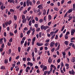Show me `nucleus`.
<instances>
[{
    "mask_svg": "<svg viewBox=\"0 0 75 75\" xmlns=\"http://www.w3.org/2000/svg\"><path fill=\"white\" fill-rule=\"evenodd\" d=\"M34 26L36 28H37L38 27V25L37 24H35Z\"/></svg>",
    "mask_w": 75,
    "mask_h": 75,
    "instance_id": "40",
    "label": "nucleus"
},
{
    "mask_svg": "<svg viewBox=\"0 0 75 75\" xmlns=\"http://www.w3.org/2000/svg\"><path fill=\"white\" fill-rule=\"evenodd\" d=\"M34 51L35 53L37 52L38 51V50H37V49L36 48V47H35L34 49Z\"/></svg>",
    "mask_w": 75,
    "mask_h": 75,
    "instance_id": "38",
    "label": "nucleus"
},
{
    "mask_svg": "<svg viewBox=\"0 0 75 75\" xmlns=\"http://www.w3.org/2000/svg\"><path fill=\"white\" fill-rule=\"evenodd\" d=\"M75 29L71 30V35H73L74 34V33H75Z\"/></svg>",
    "mask_w": 75,
    "mask_h": 75,
    "instance_id": "6",
    "label": "nucleus"
},
{
    "mask_svg": "<svg viewBox=\"0 0 75 75\" xmlns=\"http://www.w3.org/2000/svg\"><path fill=\"white\" fill-rule=\"evenodd\" d=\"M31 20L29 21V23H28V25H30V26H31Z\"/></svg>",
    "mask_w": 75,
    "mask_h": 75,
    "instance_id": "36",
    "label": "nucleus"
},
{
    "mask_svg": "<svg viewBox=\"0 0 75 75\" xmlns=\"http://www.w3.org/2000/svg\"><path fill=\"white\" fill-rule=\"evenodd\" d=\"M30 49H31V47H28V48L27 49V51L28 52H29V51L30 50Z\"/></svg>",
    "mask_w": 75,
    "mask_h": 75,
    "instance_id": "35",
    "label": "nucleus"
},
{
    "mask_svg": "<svg viewBox=\"0 0 75 75\" xmlns=\"http://www.w3.org/2000/svg\"><path fill=\"white\" fill-rule=\"evenodd\" d=\"M18 51L19 52H20L21 51V47H18Z\"/></svg>",
    "mask_w": 75,
    "mask_h": 75,
    "instance_id": "34",
    "label": "nucleus"
},
{
    "mask_svg": "<svg viewBox=\"0 0 75 75\" xmlns=\"http://www.w3.org/2000/svg\"><path fill=\"white\" fill-rule=\"evenodd\" d=\"M13 18H14L15 20H17V17L16 15H14L13 16Z\"/></svg>",
    "mask_w": 75,
    "mask_h": 75,
    "instance_id": "33",
    "label": "nucleus"
},
{
    "mask_svg": "<svg viewBox=\"0 0 75 75\" xmlns=\"http://www.w3.org/2000/svg\"><path fill=\"white\" fill-rule=\"evenodd\" d=\"M4 63L5 64H7L8 63V59H5L4 60Z\"/></svg>",
    "mask_w": 75,
    "mask_h": 75,
    "instance_id": "17",
    "label": "nucleus"
},
{
    "mask_svg": "<svg viewBox=\"0 0 75 75\" xmlns=\"http://www.w3.org/2000/svg\"><path fill=\"white\" fill-rule=\"evenodd\" d=\"M54 45H55V42H52L50 43V47H54Z\"/></svg>",
    "mask_w": 75,
    "mask_h": 75,
    "instance_id": "13",
    "label": "nucleus"
},
{
    "mask_svg": "<svg viewBox=\"0 0 75 75\" xmlns=\"http://www.w3.org/2000/svg\"><path fill=\"white\" fill-rule=\"evenodd\" d=\"M11 59H12V58H11V57H9V62H11Z\"/></svg>",
    "mask_w": 75,
    "mask_h": 75,
    "instance_id": "60",
    "label": "nucleus"
},
{
    "mask_svg": "<svg viewBox=\"0 0 75 75\" xmlns=\"http://www.w3.org/2000/svg\"><path fill=\"white\" fill-rule=\"evenodd\" d=\"M72 11H73V10L72 9V8H71V9H69V11L67 12L68 13H71V12H72Z\"/></svg>",
    "mask_w": 75,
    "mask_h": 75,
    "instance_id": "19",
    "label": "nucleus"
},
{
    "mask_svg": "<svg viewBox=\"0 0 75 75\" xmlns=\"http://www.w3.org/2000/svg\"><path fill=\"white\" fill-rule=\"evenodd\" d=\"M40 30V28H37L36 30V31H37V32H38Z\"/></svg>",
    "mask_w": 75,
    "mask_h": 75,
    "instance_id": "56",
    "label": "nucleus"
},
{
    "mask_svg": "<svg viewBox=\"0 0 75 75\" xmlns=\"http://www.w3.org/2000/svg\"><path fill=\"white\" fill-rule=\"evenodd\" d=\"M55 66L54 65H53L52 64H51L50 66V71H51L52 72V69H52V68H54V67H55Z\"/></svg>",
    "mask_w": 75,
    "mask_h": 75,
    "instance_id": "8",
    "label": "nucleus"
},
{
    "mask_svg": "<svg viewBox=\"0 0 75 75\" xmlns=\"http://www.w3.org/2000/svg\"><path fill=\"white\" fill-rule=\"evenodd\" d=\"M31 61V59L30 57H28L27 59V61Z\"/></svg>",
    "mask_w": 75,
    "mask_h": 75,
    "instance_id": "41",
    "label": "nucleus"
},
{
    "mask_svg": "<svg viewBox=\"0 0 75 75\" xmlns=\"http://www.w3.org/2000/svg\"><path fill=\"white\" fill-rule=\"evenodd\" d=\"M29 4H30V6H32L33 5V3L31 1H29Z\"/></svg>",
    "mask_w": 75,
    "mask_h": 75,
    "instance_id": "58",
    "label": "nucleus"
},
{
    "mask_svg": "<svg viewBox=\"0 0 75 75\" xmlns=\"http://www.w3.org/2000/svg\"><path fill=\"white\" fill-rule=\"evenodd\" d=\"M58 44L59 45V43H58V42H56L55 44H54L55 47H57V46H58Z\"/></svg>",
    "mask_w": 75,
    "mask_h": 75,
    "instance_id": "44",
    "label": "nucleus"
},
{
    "mask_svg": "<svg viewBox=\"0 0 75 75\" xmlns=\"http://www.w3.org/2000/svg\"><path fill=\"white\" fill-rule=\"evenodd\" d=\"M71 46L72 47H73V48H74V49H75V45H74V44H73L71 45Z\"/></svg>",
    "mask_w": 75,
    "mask_h": 75,
    "instance_id": "63",
    "label": "nucleus"
},
{
    "mask_svg": "<svg viewBox=\"0 0 75 75\" xmlns=\"http://www.w3.org/2000/svg\"><path fill=\"white\" fill-rule=\"evenodd\" d=\"M27 65L28 66H29L30 65L31 67H32V66H33V64L32 63V62H28L27 63Z\"/></svg>",
    "mask_w": 75,
    "mask_h": 75,
    "instance_id": "4",
    "label": "nucleus"
},
{
    "mask_svg": "<svg viewBox=\"0 0 75 75\" xmlns=\"http://www.w3.org/2000/svg\"><path fill=\"white\" fill-rule=\"evenodd\" d=\"M51 18H52V16H51L50 15H49L48 16V21H50V20H51Z\"/></svg>",
    "mask_w": 75,
    "mask_h": 75,
    "instance_id": "14",
    "label": "nucleus"
},
{
    "mask_svg": "<svg viewBox=\"0 0 75 75\" xmlns=\"http://www.w3.org/2000/svg\"><path fill=\"white\" fill-rule=\"evenodd\" d=\"M50 42V39H47L45 40V42Z\"/></svg>",
    "mask_w": 75,
    "mask_h": 75,
    "instance_id": "55",
    "label": "nucleus"
},
{
    "mask_svg": "<svg viewBox=\"0 0 75 75\" xmlns=\"http://www.w3.org/2000/svg\"><path fill=\"white\" fill-rule=\"evenodd\" d=\"M14 25L15 26L14 28L15 29H16L17 28V24L16 23H15L14 24Z\"/></svg>",
    "mask_w": 75,
    "mask_h": 75,
    "instance_id": "54",
    "label": "nucleus"
},
{
    "mask_svg": "<svg viewBox=\"0 0 75 75\" xmlns=\"http://www.w3.org/2000/svg\"><path fill=\"white\" fill-rule=\"evenodd\" d=\"M70 74H71V75H75V72L74 71L73 69H72L71 71H69V72Z\"/></svg>",
    "mask_w": 75,
    "mask_h": 75,
    "instance_id": "2",
    "label": "nucleus"
},
{
    "mask_svg": "<svg viewBox=\"0 0 75 75\" xmlns=\"http://www.w3.org/2000/svg\"><path fill=\"white\" fill-rule=\"evenodd\" d=\"M1 8L2 10H4V8H6V7L5 6H4V5H2L1 6Z\"/></svg>",
    "mask_w": 75,
    "mask_h": 75,
    "instance_id": "12",
    "label": "nucleus"
},
{
    "mask_svg": "<svg viewBox=\"0 0 75 75\" xmlns=\"http://www.w3.org/2000/svg\"><path fill=\"white\" fill-rule=\"evenodd\" d=\"M48 71H45L44 72V74H45V75H46V74H47V73H48Z\"/></svg>",
    "mask_w": 75,
    "mask_h": 75,
    "instance_id": "59",
    "label": "nucleus"
},
{
    "mask_svg": "<svg viewBox=\"0 0 75 75\" xmlns=\"http://www.w3.org/2000/svg\"><path fill=\"white\" fill-rule=\"evenodd\" d=\"M30 33L31 30H29L26 32V34L28 35H29V34H30Z\"/></svg>",
    "mask_w": 75,
    "mask_h": 75,
    "instance_id": "29",
    "label": "nucleus"
},
{
    "mask_svg": "<svg viewBox=\"0 0 75 75\" xmlns=\"http://www.w3.org/2000/svg\"><path fill=\"white\" fill-rule=\"evenodd\" d=\"M9 41L10 42H13V38H11V39L9 40Z\"/></svg>",
    "mask_w": 75,
    "mask_h": 75,
    "instance_id": "47",
    "label": "nucleus"
},
{
    "mask_svg": "<svg viewBox=\"0 0 75 75\" xmlns=\"http://www.w3.org/2000/svg\"><path fill=\"white\" fill-rule=\"evenodd\" d=\"M20 38H22L23 37V33H21L20 34Z\"/></svg>",
    "mask_w": 75,
    "mask_h": 75,
    "instance_id": "45",
    "label": "nucleus"
},
{
    "mask_svg": "<svg viewBox=\"0 0 75 75\" xmlns=\"http://www.w3.org/2000/svg\"><path fill=\"white\" fill-rule=\"evenodd\" d=\"M22 18L23 20L22 21V23H24V22H25V21H26L27 20L26 18H25V16L24 15H23L22 16Z\"/></svg>",
    "mask_w": 75,
    "mask_h": 75,
    "instance_id": "1",
    "label": "nucleus"
},
{
    "mask_svg": "<svg viewBox=\"0 0 75 75\" xmlns=\"http://www.w3.org/2000/svg\"><path fill=\"white\" fill-rule=\"evenodd\" d=\"M3 40V38L0 39V44H2L3 42H2Z\"/></svg>",
    "mask_w": 75,
    "mask_h": 75,
    "instance_id": "28",
    "label": "nucleus"
},
{
    "mask_svg": "<svg viewBox=\"0 0 75 75\" xmlns=\"http://www.w3.org/2000/svg\"><path fill=\"white\" fill-rule=\"evenodd\" d=\"M23 60L24 62L26 61V58H25V57H23Z\"/></svg>",
    "mask_w": 75,
    "mask_h": 75,
    "instance_id": "64",
    "label": "nucleus"
},
{
    "mask_svg": "<svg viewBox=\"0 0 75 75\" xmlns=\"http://www.w3.org/2000/svg\"><path fill=\"white\" fill-rule=\"evenodd\" d=\"M7 22L8 24V25H10V24H11V20L8 21H7Z\"/></svg>",
    "mask_w": 75,
    "mask_h": 75,
    "instance_id": "31",
    "label": "nucleus"
},
{
    "mask_svg": "<svg viewBox=\"0 0 75 75\" xmlns=\"http://www.w3.org/2000/svg\"><path fill=\"white\" fill-rule=\"evenodd\" d=\"M29 1H30V0H27L26 1V3L27 6H29Z\"/></svg>",
    "mask_w": 75,
    "mask_h": 75,
    "instance_id": "22",
    "label": "nucleus"
},
{
    "mask_svg": "<svg viewBox=\"0 0 75 75\" xmlns=\"http://www.w3.org/2000/svg\"><path fill=\"white\" fill-rule=\"evenodd\" d=\"M26 18L28 21H30V20H31V17L30 16L29 18L28 16H27L26 17Z\"/></svg>",
    "mask_w": 75,
    "mask_h": 75,
    "instance_id": "24",
    "label": "nucleus"
},
{
    "mask_svg": "<svg viewBox=\"0 0 75 75\" xmlns=\"http://www.w3.org/2000/svg\"><path fill=\"white\" fill-rule=\"evenodd\" d=\"M52 23V21H50V22H49L47 24L48 25L50 26V25H51V24Z\"/></svg>",
    "mask_w": 75,
    "mask_h": 75,
    "instance_id": "46",
    "label": "nucleus"
},
{
    "mask_svg": "<svg viewBox=\"0 0 75 75\" xmlns=\"http://www.w3.org/2000/svg\"><path fill=\"white\" fill-rule=\"evenodd\" d=\"M49 28V26H44L43 27V29L45 31L47 29H48Z\"/></svg>",
    "mask_w": 75,
    "mask_h": 75,
    "instance_id": "11",
    "label": "nucleus"
},
{
    "mask_svg": "<svg viewBox=\"0 0 75 75\" xmlns=\"http://www.w3.org/2000/svg\"><path fill=\"white\" fill-rule=\"evenodd\" d=\"M47 67L45 66H44L43 68H42L43 71L44 72L45 70H47Z\"/></svg>",
    "mask_w": 75,
    "mask_h": 75,
    "instance_id": "16",
    "label": "nucleus"
},
{
    "mask_svg": "<svg viewBox=\"0 0 75 75\" xmlns=\"http://www.w3.org/2000/svg\"><path fill=\"white\" fill-rule=\"evenodd\" d=\"M52 59L51 58V57H50L48 59V62L50 64H51L52 62Z\"/></svg>",
    "mask_w": 75,
    "mask_h": 75,
    "instance_id": "7",
    "label": "nucleus"
},
{
    "mask_svg": "<svg viewBox=\"0 0 75 75\" xmlns=\"http://www.w3.org/2000/svg\"><path fill=\"white\" fill-rule=\"evenodd\" d=\"M7 45L8 46H11V43L10 42H8L7 43Z\"/></svg>",
    "mask_w": 75,
    "mask_h": 75,
    "instance_id": "53",
    "label": "nucleus"
},
{
    "mask_svg": "<svg viewBox=\"0 0 75 75\" xmlns=\"http://www.w3.org/2000/svg\"><path fill=\"white\" fill-rule=\"evenodd\" d=\"M44 21V20L42 19H41L40 20L39 22V23H42L43 21Z\"/></svg>",
    "mask_w": 75,
    "mask_h": 75,
    "instance_id": "32",
    "label": "nucleus"
},
{
    "mask_svg": "<svg viewBox=\"0 0 75 75\" xmlns=\"http://www.w3.org/2000/svg\"><path fill=\"white\" fill-rule=\"evenodd\" d=\"M27 13V10H26L23 11V13L24 14H26Z\"/></svg>",
    "mask_w": 75,
    "mask_h": 75,
    "instance_id": "50",
    "label": "nucleus"
},
{
    "mask_svg": "<svg viewBox=\"0 0 75 75\" xmlns=\"http://www.w3.org/2000/svg\"><path fill=\"white\" fill-rule=\"evenodd\" d=\"M30 67L28 66L27 67V68H26V72H28V69L30 70Z\"/></svg>",
    "mask_w": 75,
    "mask_h": 75,
    "instance_id": "18",
    "label": "nucleus"
},
{
    "mask_svg": "<svg viewBox=\"0 0 75 75\" xmlns=\"http://www.w3.org/2000/svg\"><path fill=\"white\" fill-rule=\"evenodd\" d=\"M41 14H42V12L40 11V12H39L38 13V15L39 16H41Z\"/></svg>",
    "mask_w": 75,
    "mask_h": 75,
    "instance_id": "62",
    "label": "nucleus"
},
{
    "mask_svg": "<svg viewBox=\"0 0 75 75\" xmlns=\"http://www.w3.org/2000/svg\"><path fill=\"white\" fill-rule=\"evenodd\" d=\"M64 43L66 45H68L69 44V42L68 41H66L64 42Z\"/></svg>",
    "mask_w": 75,
    "mask_h": 75,
    "instance_id": "21",
    "label": "nucleus"
},
{
    "mask_svg": "<svg viewBox=\"0 0 75 75\" xmlns=\"http://www.w3.org/2000/svg\"><path fill=\"white\" fill-rule=\"evenodd\" d=\"M42 6H43V4H40L38 6V8L39 9H41V10H42V8H43V7Z\"/></svg>",
    "mask_w": 75,
    "mask_h": 75,
    "instance_id": "3",
    "label": "nucleus"
},
{
    "mask_svg": "<svg viewBox=\"0 0 75 75\" xmlns=\"http://www.w3.org/2000/svg\"><path fill=\"white\" fill-rule=\"evenodd\" d=\"M53 68L54 69L53 70V73L54 74V72H55V70H56V67H55H55H54V66H53Z\"/></svg>",
    "mask_w": 75,
    "mask_h": 75,
    "instance_id": "30",
    "label": "nucleus"
},
{
    "mask_svg": "<svg viewBox=\"0 0 75 75\" xmlns=\"http://www.w3.org/2000/svg\"><path fill=\"white\" fill-rule=\"evenodd\" d=\"M43 14L44 16H45V14H46V10L45 9H44L43 12Z\"/></svg>",
    "mask_w": 75,
    "mask_h": 75,
    "instance_id": "26",
    "label": "nucleus"
},
{
    "mask_svg": "<svg viewBox=\"0 0 75 75\" xmlns=\"http://www.w3.org/2000/svg\"><path fill=\"white\" fill-rule=\"evenodd\" d=\"M32 31H33L32 34V35H33L34 34V32H35V28H33L32 30Z\"/></svg>",
    "mask_w": 75,
    "mask_h": 75,
    "instance_id": "23",
    "label": "nucleus"
},
{
    "mask_svg": "<svg viewBox=\"0 0 75 75\" xmlns=\"http://www.w3.org/2000/svg\"><path fill=\"white\" fill-rule=\"evenodd\" d=\"M6 68V67H5L3 66H1V69H2V70H4V69H5Z\"/></svg>",
    "mask_w": 75,
    "mask_h": 75,
    "instance_id": "25",
    "label": "nucleus"
},
{
    "mask_svg": "<svg viewBox=\"0 0 75 75\" xmlns=\"http://www.w3.org/2000/svg\"><path fill=\"white\" fill-rule=\"evenodd\" d=\"M65 52H62V54L63 55V57L64 58H65V55H66Z\"/></svg>",
    "mask_w": 75,
    "mask_h": 75,
    "instance_id": "15",
    "label": "nucleus"
},
{
    "mask_svg": "<svg viewBox=\"0 0 75 75\" xmlns=\"http://www.w3.org/2000/svg\"><path fill=\"white\" fill-rule=\"evenodd\" d=\"M75 58L73 57L72 59L71 60V62H75Z\"/></svg>",
    "mask_w": 75,
    "mask_h": 75,
    "instance_id": "42",
    "label": "nucleus"
},
{
    "mask_svg": "<svg viewBox=\"0 0 75 75\" xmlns=\"http://www.w3.org/2000/svg\"><path fill=\"white\" fill-rule=\"evenodd\" d=\"M26 6V2H24L23 4V6L24 7H25Z\"/></svg>",
    "mask_w": 75,
    "mask_h": 75,
    "instance_id": "51",
    "label": "nucleus"
},
{
    "mask_svg": "<svg viewBox=\"0 0 75 75\" xmlns=\"http://www.w3.org/2000/svg\"><path fill=\"white\" fill-rule=\"evenodd\" d=\"M65 66L66 67L67 69H69V64L66 63L65 64Z\"/></svg>",
    "mask_w": 75,
    "mask_h": 75,
    "instance_id": "20",
    "label": "nucleus"
},
{
    "mask_svg": "<svg viewBox=\"0 0 75 75\" xmlns=\"http://www.w3.org/2000/svg\"><path fill=\"white\" fill-rule=\"evenodd\" d=\"M8 2H10V3H14V0H8Z\"/></svg>",
    "mask_w": 75,
    "mask_h": 75,
    "instance_id": "27",
    "label": "nucleus"
},
{
    "mask_svg": "<svg viewBox=\"0 0 75 75\" xmlns=\"http://www.w3.org/2000/svg\"><path fill=\"white\" fill-rule=\"evenodd\" d=\"M10 11L11 12H14L15 11V10L13 9H10Z\"/></svg>",
    "mask_w": 75,
    "mask_h": 75,
    "instance_id": "48",
    "label": "nucleus"
},
{
    "mask_svg": "<svg viewBox=\"0 0 75 75\" xmlns=\"http://www.w3.org/2000/svg\"><path fill=\"white\" fill-rule=\"evenodd\" d=\"M64 28H65V25H64L62 27L61 30V31H63V30H64Z\"/></svg>",
    "mask_w": 75,
    "mask_h": 75,
    "instance_id": "37",
    "label": "nucleus"
},
{
    "mask_svg": "<svg viewBox=\"0 0 75 75\" xmlns=\"http://www.w3.org/2000/svg\"><path fill=\"white\" fill-rule=\"evenodd\" d=\"M65 38L66 40H67V39L68 38V35H65Z\"/></svg>",
    "mask_w": 75,
    "mask_h": 75,
    "instance_id": "39",
    "label": "nucleus"
},
{
    "mask_svg": "<svg viewBox=\"0 0 75 75\" xmlns=\"http://www.w3.org/2000/svg\"><path fill=\"white\" fill-rule=\"evenodd\" d=\"M52 37L51 38V39H53L54 38V37H55V34H54L53 35H52Z\"/></svg>",
    "mask_w": 75,
    "mask_h": 75,
    "instance_id": "52",
    "label": "nucleus"
},
{
    "mask_svg": "<svg viewBox=\"0 0 75 75\" xmlns=\"http://www.w3.org/2000/svg\"><path fill=\"white\" fill-rule=\"evenodd\" d=\"M41 32H40L39 33V37L40 38L41 37V35H42V33H41Z\"/></svg>",
    "mask_w": 75,
    "mask_h": 75,
    "instance_id": "57",
    "label": "nucleus"
},
{
    "mask_svg": "<svg viewBox=\"0 0 75 75\" xmlns=\"http://www.w3.org/2000/svg\"><path fill=\"white\" fill-rule=\"evenodd\" d=\"M5 24L6 26V27H7V26H8V22L7 21L6 22H5Z\"/></svg>",
    "mask_w": 75,
    "mask_h": 75,
    "instance_id": "49",
    "label": "nucleus"
},
{
    "mask_svg": "<svg viewBox=\"0 0 75 75\" xmlns=\"http://www.w3.org/2000/svg\"><path fill=\"white\" fill-rule=\"evenodd\" d=\"M36 45L38 46H42V45H43V43H40L38 42H37L36 43Z\"/></svg>",
    "mask_w": 75,
    "mask_h": 75,
    "instance_id": "10",
    "label": "nucleus"
},
{
    "mask_svg": "<svg viewBox=\"0 0 75 75\" xmlns=\"http://www.w3.org/2000/svg\"><path fill=\"white\" fill-rule=\"evenodd\" d=\"M60 46V45L59 44L57 47V50H59V48H60L59 47Z\"/></svg>",
    "mask_w": 75,
    "mask_h": 75,
    "instance_id": "43",
    "label": "nucleus"
},
{
    "mask_svg": "<svg viewBox=\"0 0 75 75\" xmlns=\"http://www.w3.org/2000/svg\"><path fill=\"white\" fill-rule=\"evenodd\" d=\"M68 18H69V19L68 21H69L72 19V18L73 17L72 16H71V15L70 14L68 15Z\"/></svg>",
    "mask_w": 75,
    "mask_h": 75,
    "instance_id": "5",
    "label": "nucleus"
},
{
    "mask_svg": "<svg viewBox=\"0 0 75 75\" xmlns=\"http://www.w3.org/2000/svg\"><path fill=\"white\" fill-rule=\"evenodd\" d=\"M75 37H72L71 38V41L70 42H74L75 40Z\"/></svg>",
    "mask_w": 75,
    "mask_h": 75,
    "instance_id": "9",
    "label": "nucleus"
},
{
    "mask_svg": "<svg viewBox=\"0 0 75 75\" xmlns=\"http://www.w3.org/2000/svg\"><path fill=\"white\" fill-rule=\"evenodd\" d=\"M35 37H34L32 39V41L35 42Z\"/></svg>",
    "mask_w": 75,
    "mask_h": 75,
    "instance_id": "61",
    "label": "nucleus"
}]
</instances>
